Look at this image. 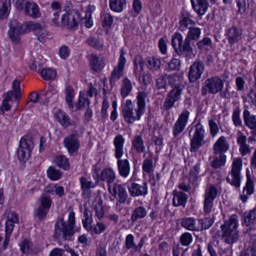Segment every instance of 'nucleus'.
<instances>
[{"instance_id":"nucleus-3","label":"nucleus","mask_w":256,"mask_h":256,"mask_svg":"<svg viewBox=\"0 0 256 256\" xmlns=\"http://www.w3.org/2000/svg\"><path fill=\"white\" fill-rule=\"evenodd\" d=\"M124 139L120 135H117L114 138V156L118 159L117 165L119 174L123 178H127L130 173V166L127 159H121L124 154Z\"/></svg>"},{"instance_id":"nucleus-33","label":"nucleus","mask_w":256,"mask_h":256,"mask_svg":"<svg viewBox=\"0 0 256 256\" xmlns=\"http://www.w3.org/2000/svg\"><path fill=\"white\" fill-rule=\"evenodd\" d=\"M10 6V0H0V18L4 19L8 17Z\"/></svg>"},{"instance_id":"nucleus-43","label":"nucleus","mask_w":256,"mask_h":256,"mask_svg":"<svg viewBox=\"0 0 256 256\" xmlns=\"http://www.w3.org/2000/svg\"><path fill=\"white\" fill-rule=\"evenodd\" d=\"M147 66L152 70H156L160 68V61L154 57H150L147 59Z\"/></svg>"},{"instance_id":"nucleus-45","label":"nucleus","mask_w":256,"mask_h":256,"mask_svg":"<svg viewBox=\"0 0 256 256\" xmlns=\"http://www.w3.org/2000/svg\"><path fill=\"white\" fill-rule=\"evenodd\" d=\"M41 76L45 80H51L55 78L56 72L50 68L43 69L40 72Z\"/></svg>"},{"instance_id":"nucleus-46","label":"nucleus","mask_w":256,"mask_h":256,"mask_svg":"<svg viewBox=\"0 0 256 256\" xmlns=\"http://www.w3.org/2000/svg\"><path fill=\"white\" fill-rule=\"evenodd\" d=\"M226 156L220 154L219 156L215 157L212 162V166L214 168H218L224 166L226 163Z\"/></svg>"},{"instance_id":"nucleus-34","label":"nucleus","mask_w":256,"mask_h":256,"mask_svg":"<svg viewBox=\"0 0 256 256\" xmlns=\"http://www.w3.org/2000/svg\"><path fill=\"white\" fill-rule=\"evenodd\" d=\"M244 120L245 124L250 128H253L256 126V116L251 115L250 112L244 110L243 112Z\"/></svg>"},{"instance_id":"nucleus-64","label":"nucleus","mask_w":256,"mask_h":256,"mask_svg":"<svg viewBox=\"0 0 256 256\" xmlns=\"http://www.w3.org/2000/svg\"><path fill=\"white\" fill-rule=\"evenodd\" d=\"M60 12H54L52 10L48 12L49 16L52 22L56 26H58L60 24L59 18Z\"/></svg>"},{"instance_id":"nucleus-32","label":"nucleus","mask_w":256,"mask_h":256,"mask_svg":"<svg viewBox=\"0 0 256 256\" xmlns=\"http://www.w3.org/2000/svg\"><path fill=\"white\" fill-rule=\"evenodd\" d=\"M147 214V211L145 208L142 206L136 207L132 214L130 220L132 223L135 222L138 220L144 218Z\"/></svg>"},{"instance_id":"nucleus-10","label":"nucleus","mask_w":256,"mask_h":256,"mask_svg":"<svg viewBox=\"0 0 256 256\" xmlns=\"http://www.w3.org/2000/svg\"><path fill=\"white\" fill-rule=\"evenodd\" d=\"M184 86L182 84H176L168 94L164 103V107L166 110L172 108L175 102L178 101L181 97L182 91Z\"/></svg>"},{"instance_id":"nucleus-39","label":"nucleus","mask_w":256,"mask_h":256,"mask_svg":"<svg viewBox=\"0 0 256 256\" xmlns=\"http://www.w3.org/2000/svg\"><path fill=\"white\" fill-rule=\"evenodd\" d=\"M132 146L138 153H142L144 151L145 146L144 141L140 136L136 135L134 136L132 142Z\"/></svg>"},{"instance_id":"nucleus-27","label":"nucleus","mask_w":256,"mask_h":256,"mask_svg":"<svg viewBox=\"0 0 256 256\" xmlns=\"http://www.w3.org/2000/svg\"><path fill=\"white\" fill-rule=\"evenodd\" d=\"M195 24V22L192 20L188 14H184L182 12L180 14L178 22V30L182 32L188 30L190 27Z\"/></svg>"},{"instance_id":"nucleus-48","label":"nucleus","mask_w":256,"mask_h":256,"mask_svg":"<svg viewBox=\"0 0 256 256\" xmlns=\"http://www.w3.org/2000/svg\"><path fill=\"white\" fill-rule=\"evenodd\" d=\"M180 67V60L172 58L168 63L166 69L168 71L178 70Z\"/></svg>"},{"instance_id":"nucleus-21","label":"nucleus","mask_w":256,"mask_h":256,"mask_svg":"<svg viewBox=\"0 0 256 256\" xmlns=\"http://www.w3.org/2000/svg\"><path fill=\"white\" fill-rule=\"evenodd\" d=\"M63 143L70 155L77 153L80 144L78 138L74 134H70L64 138Z\"/></svg>"},{"instance_id":"nucleus-61","label":"nucleus","mask_w":256,"mask_h":256,"mask_svg":"<svg viewBox=\"0 0 256 256\" xmlns=\"http://www.w3.org/2000/svg\"><path fill=\"white\" fill-rule=\"evenodd\" d=\"M166 74L160 76L156 80V86L157 89L160 90L166 88Z\"/></svg>"},{"instance_id":"nucleus-53","label":"nucleus","mask_w":256,"mask_h":256,"mask_svg":"<svg viewBox=\"0 0 256 256\" xmlns=\"http://www.w3.org/2000/svg\"><path fill=\"white\" fill-rule=\"evenodd\" d=\"M40 206L49 210L52 205V200L50 196L42 194L40 198Z\"/></svg>"},{"instance_id":"nucleus-20","label":"nucleus","mask_w":256,"mask_h":256,"mask_svg":"<svg viewBox=\"0 0 256 256\" xmlns=\"http://www.w3.org/2000/svg\"><path fill=\"white\" fill-rule=\"evenodd\" d=\"M217 194V190L214 186H210L206 190L204 194V210L206 213H210L213 206V201Z\"/></svg>"},{"instance_id":"nucleus-15","label":"nucleus","mask_w":256,"mask_h":256,"mask_svg":"<svg viewBox=\"0 0 256 256\" xmlns=\"http://www.w3.org/2000/svg\"><path fill=\"white\" fill-rule=\"evenodd\" d=\"M108 189L109 192L119 203L124 204L126 201L128 194L124 186L114 183L112 188L109 186Z\"/></svg>"},{"instance_id":"nucleus-13","label":"nucleus","mask_w":256,"mask_h":256,"mask_svg":"<svg viewBox=\"0 0 256 256\" xmlns=\"http://www.w3.org/2000/svg\"><path fill=\"white\" fill-rule=\"evenodd\" d=\"M24 6V14L32 18L40 16L39 8L37 4L34 2H30L25 0H18L16 2V6L19 8H22Z\"/></svg>"},{"instance_id":"nucleus-9","label":"nucleus","mask_w":256,"mask_h":256,"mask_svg":"<svg viewBox=\"0 0 256 256\" xmlns=\"http://www.w3.org/2000/svg\"><path fill=\"white\" fill-rule=\"evenodd\" d=\"M33 148V142L30 138L22 137L20 140L19 146L17 150V156L20 162L28 160L31 154Z\"/></svg>"},{"instance_id":"nucleus-42","label":"nucleus","mask_w":256,"mask_h":256,"mask_svg":"<svg viewBox=\"0 0 256 256\" xmlns=\"http://www.w3.org/2000/svg\"><path fill=\"white\" fill-rule=\"evenodd\" d=\"M23 26L24 28V32H25V33L33 31L34 32V34H36V32H37L42 28L40 24L32 22H29L24 23L23 24Z\"/></svg>"},{"instance_id":"nucleus-38","label":"nucleus","mask_w":256,"mask_h":256,"mask_svg":"<svg viewBox=\"0 0 256 256\" xmlns=\"http://www.w3.org/2000/svg\"><path fill=\"white\" fill-rule=\"evenodd\" d=\"M132 86L130 80L125 78L122 81V85L120 90V93L122 98L128 96L131 92Z\"/></svg>"},{"instance_id":"nucleus-63","label":"nucleus","mask_w":256,"mask_h":256,"mask_svg":"<svg viewBox=\"0 0 256 256\" xmlns=\"http://www.w3.org/2000/svg\"><path fill=\"white\" fill-rule=\"evenodd\" d=\"M106 230V226L104 224L101 222H98L96 225L92 228L90 232L96 234H100L104 232Z\"/></svg>"},{"instance_id":"nucleus-60","label":"nucleus","mask_w":256,"mask_h":256,"mask_svg":"<svg viewBox=\"0 0 256 256\" xmlns=\"http://www.w3.org/2000/svg\"><path fill=\"white\" fill-rule=\"evenodd\" d=\"M240 110L238 108L234 109L232 112V122L236 126H242V122L240 118Z\"/></svg>"},{"instance_id":"nucleus-40","label":"nucleus","mask_w":256,"mask_h":256,"mask_svg":"<svg viewBox=\"0 0 256 256\" xmlns=\"http://www.w3.org/2000/svg\"><path fill=\"white\" fill-rule=\"evenodd\" d=\"M54 162L58 166L64 170H68L70 168V164L68 159L63 155H58L56 156Z\"/></svg>"},{"instance_id":"nucleus-56","label":"nucleus","mask_w":256,"mask_h":256,"mask_svg":"<svg viewBox=\"0 0 256 256\" xmlns=\"http://www.w3.org/2000/svg\"><path fill=\"white\" fill-rule=\"evenodd\" d=\"M20 249L23 254L30 253L32 252V244L27 239L24 240L20 244Z\"/></svg>"},{"instance_id":"nucleus-16","label":"nucleus","mask_w":256,"mask_h":256,"mask_svg":"<svg viewBox=\"0 0 256 256\" xmlns=\"http://www.w3.org/2000/svg\"><path fill=\"white\" fill-rule=\"evenodd\" d=\"M124 54V52L122 50L118 66L114 67L111 74L110 82L112 85L114 84L115 82L123 76L124 70L126 62V59Z\"/></svg>"},{"instance_id":"nucleus-28","label":"nucleus","mask_w":256,"mask_h":256,"mask_svg":"<svg viewBox=\"0 0 256 256\" xmlns=\"http://www.w3.org/2000/svg\"><path fill=\"white\" fill-rule=\"evenodd\" d=\"M54 118L64 128L72 124V120L66 114L60 110H58L54 114Z\"/></svg>"},{"instance_id":"nucleus-36","label":"nucleus","mask_w":256,"mask_h":256,"mask_svg":"<svg viewBox=\"0 0 256 256\" xmlns=\"http://www.w3.org/2000/svg\"><path fill=\"white\" fill-rule=\"evenodd\" d=\"M147 93L144 91L139 92L136 96L138 109L144 113L146 107V98Z\"/></svg>"},{"instance_id":"nucleus-31","label":"nucleus","mask_w":256,"mask_h":256,"mask_svg":"<svg viewBox=\"0 0 256 256\" xmlns=\"http://www.w3.org/2000/svg\"><path fill=\"white\" fill-rule=\"evenodd\" d=\"M91 68L96 72L100 71L104 66V62L102 59L99 60L98 57L90 54L88 56Z\"/></svg>"},{"instance_id":"nucleus-12","label":"nucleus","mask_w":256,"mask_h":256,"mask_svg":"<svg viewBox=\"0 0 256 256\" xmlns=\"http://www.w3.org/2000/svg\"><path fill=\"white\" fill-rule=\"evenodd\" d=\"M18 223V217L16 214L13 212H10L8 214L7 220L6 222L5 226V240L4 242V248L8 246L10 234L13 230L15 224Z\"/></svg>"},{"instance_id":"nucleus-62","label":"nucleus","mask_w":256,"mask_h":256,"mask_svg":"<svg viewBox=\"0 0 256 256\" xmlns=\"http://www.w3.org/2000/svg\"><path fill=\"white\" fill-rule=\"evenodd\" d=\"M81 187L84 191L87 190L90 188L94 187V184L90 180H88L86 178L82 177L80 178Z\"/></svg>"},{"instance_id":"nucleus-25","label":"nucleus","mask_w":256,"mask_h":256,"mask_svg":"<svg viewBox=\"0 0 256 256\" xmlns=\"http://www.w3.org/2000/svg\"><path fill=\"white\" fill-rule=\"evenodd\" d=\"M246 186L244 188L242 194L240 196V198L243 202H246L248 198V196L252 194L254 192V182L248 174H246Z\"/></svg>"},{"instance_id":"nucleus-14","label":"nucleus","mask_w":256,"mask_h":256,"mask_svg":"<svg viewBox=\"0 0 256 256\" xmlns=\"http://www.w3.org/2000/svg\"><path fill=\"white\" fill-rule=\"evenodd\" d=\"M190 112L187 110H184L178 116L172 128V134L174 137L178 136L184 130L188 120Z\"/></svg>"},{"instance_id":"nucleus-30","label":"nucleus","mask_w":256,"mask_h":256,"mask_svg":"<svg viewBox=\"0 0 256 256\" xmlns=\"http://www.w3.org/2000/svg\"><path fill=\"white\" fill-rule=\"evenodd\" d=\"M180 226L187 230L198 232V226L196 224V219L193 218H183L179 220Z\"/></svg>"},{"instance_id":"nucleus-11","label":"nucleus","mask_w":256,"mask_h":256,"mask_svg":"<svg viewBox=\"0 0 256 256\" xmlns=\"http://www.w3.org/2000/svg\"><path fill=\"white\" fill-rule=\"evenodd\" d=\"M80 20V14L75 10L66 12L61 16L62 24L69 29L77 27Z\"/></svg>"},{"instance_id":"nucleus-51","label":"nucleus","mask_w":256,"mask_h":256,"mask_svg":"<svg viewBox=\"0 0 256 256\" xmlns=\"http://www.w3.org/2000/svg\"><path fill=\"white\" fill-rule=\"evenodd\" d=\"M180 241L182 246H188L192 241V236L188 232H184L180 236Z\"/></svg>"},{"instance_id":"nucleus-35","label":"nucleus","mask_w":256,"mask_h":256,"mask_svg":"<svg viewBox=\"0 0 256 256\" xmlns=\"http://www.w3.org/2000/svg\"><path fill=\"white\" fill-rule=\"evenodd\" d=\"M126 4V0H109L110 8L115 12H122Z\"/></svg>"},{"instance_id":"nucleus-44","label":"nucleus","mask_w":256,"mask_h":256,"mask_svg":"<svg viewBox=\"0 0 256 256\" xmlns=\"http://www.w3.org/2000/svg\"><path fill=\"white\" fill-rule=\"evenodd\" d=\"M200 226H198V231H202L208 229L214 223V220L210 218H206L198 220Z\"/></svg>"},{"instance_id":"nucleus-49","label":"nucleus","mask_w":256,"mask_h":256,"mask_svg":"<svg viewBox=\"0 0 256 256\" xmlns=\"http://www.w3.org/2000/svg\"><path fill=\"white\" fill-rule=\"evenodd\" d=\"M66 101L70 108H74V104L72 102V99L74 97V92L73 88L70 86L66 87Z\"/></svg>"},{"instance_id":"nucleus-41","label":"nucleus","mask_w":256,"mask_h":256,"mask_svg":"<svg viewBox=\"0 0 256 256\" xmlns=\"http://www.w3.org/2000/svg\"><path fill=\"white\" fill-rule=\"evenodd\" d=\"M102 202L100 199L96 200L94 204V208L95 210V216L99 220L104 218V211L103 208Z\"/></svg>"},{"instance_id":"nucleus-26","label":"nucleus","mask_w":256,"mask_h":256,"mask_svg":"<svg viewBox=\"0 0 256 256\" xmlns=\"http://www.w3.org/2000/svg\"><path fill=\"white\" fill-rule=\"evenodd\" d=\"M192 7L199 16L204 15L206 12L208 2L207 0H190Z\"/></svg>"},{"instance_id":"nucleus-29","label":"nucleus","mask_w":256,"mask_h":256,"mask_svg":"<svg viewBox=\"0 0 256 256\" xmlns=\"http://www.w3.org/2000/svg\"><path fill=\"white\" fill-rule=\"evenodd\" d=\"M172 204L174 206H182L185 207L188 200V196L182 192L176 190L172 192Z\"/></svg>"},{"instance_id":"nucleus-22","label":"nucleus","mask_w":256,"mask_h":256,"mask_svg":"<svg viewBox=\"0 0 256 256\" xmlns=\"http://www.w3.org/2000/svg\"><path fill=\"white\" fill-rule=\"evenodd\" d=\"M130 195L132 197L145 196L148 194V186L146 182L138 184L132 182L128 186Z\"/></svg>"},{"instance_id":"nucleus-59","label":"nucleus","mask_w":256,"mask_h":256,"mask_svg":"<svg viewBox=\"0 0 256 256\" xmlns=\"http://www.w3.org/2000/svg\"><path fill=\"white\" fill-rule=\"evenodd\" d=\"M236 2L238 8L236 11L237 14H244L248 6V4H246V0H236Z\"/></svg>"},{"instance_id":"nucleus-4","label":"nucleus","mask_w":256,"mask_h":256,"mask_svg":"<svg viewBox=\"0 0 256 256\" xmlns=\"http://www.w3.org/2000/svg\"><path fill=\"white\" fill-rule=\"evenodd\" d=\"M238 216L234 214L221 226L222 236L226 243L232 244L238 240Z\"/></svg>"},{"instance_id":"nucleus-37","label":"nucleus","mask_w":256,"mask_h":256,"mask_svg":"<svg viewBox=\"0 0 256 256\" xmlns=\"http://www.w3.org/2000/svg\"><path fill=\"white\" fill-rule=\"evenodd\" d=\"M256 218V209L254 208L244 213L243 220L246 226L252 224Z\"/></svg>"},{"instance_id":"nucleus-55","label":"nucleus","mask_w":256,"mask_h":256,"mask_svg":"<svg viewBox=\"0 0 256 256\" xmlns=\"http://www.w3.org/2000/svg\"><path fill=\"white\" fill-rule=\"evenodd\" d=\"M134 62L135 67L134 70L135 73L136 71L141 72L143 70L144 60L140 56H136L134 58Z\"/></svg>"},{"instance_id":"nucleus-23","label":"nucleus","mask_w":256,"mask_h":256,"mask_svg":"<svg viewBox=\"0 0 256 256\" xmlns=\"http://www.w3.org/2000/svg\"><path fill=\"white\" fill-rule=\"evenodd\" d=\"M94 173L96 174L97 177L100 180L106 182L108 184V186L110 184L114 182L116 179V176L113 170L110 168L104 169L100 172V176L98 174V172L96 169L94 170Z\"/></svg>"},{"instance_id":"nucleus-17","label":"nucleus","mask_w":256,"mask_h":256,"mask_svg":"<svg viewBox=\"0 0 256 256\" xmlns=\"http://www.w3.org/2000/svg\"><path fill=\"white\" fill-rule=\"evenodd\" d=\"M224 36L228 44L232 46L242 40V31L241 28L232 26L226 30Z\"/></svg>"},{"instance_id":"nucleus-50","label":"nucleus","mask_w":256,"mask_h":256,"mask_svg":"<svg viewBox=\"0 0 256 256\" xmlns=\"http://www.w3.org/2000/svg\"><path fill=\"white\" fill-rule=\"evenodd\" d=\"M136 244L134 242V236L132 234H128L126 238L125 248L126 250H132L136 252Z\"/></svg>"},{"instance_id":"nucleus-1","label":"nucleus","mask_w":256,"mask_h":256,"mask_svg":"<svg viewBox=\"0 0 256 256\" xmlns=\"http://www.w3.org/2000/svg\"><path fill=\"white\" fill-rule=\"evenodd\" d=\"M201 29L198 27H190L184 40L179 32H176L172 37V44L175 52L180 56L190 58L194 56L190 41H196L200 38Z\"/></svg>"},{"instance_id":"nucleus-5","label":"nucleus","mask_w":256,"mask_h":256,"mask_svg":"<svg viewBox=\"0 0 256 256\" xmlns=\"http://www.w3.org/2000/svg\"><path fill=\"white\" fill-rule=\"evenodd\" d=\"M224 86V80L218 76H212L205 80L201 88V94L203 96L208 94H216L222 91Z\"/></svg>"},{"instance_id":"nucleus-24","label":"nucleus","mask_w":256,"mask_h":256,"mask_svg":"<svg viewBox=\"0 0 256 256\" xmlns=\"http://www.w3.org/2000/svg\"><path fill=\"white\" fill-rule=\"evenodd\" d=\"M230 145L226 138L221 136L214 144L213 150L216 154H224V153L229 149Z\"/></svg>"},{"instance_id":"nucleus-8","label":"nucleus","mask_w":256,"mask_h":256,"mask_svg":"<svg viewBox=\"0 0 256 256\" xmlns=\"http://www.w3.org/2000/svg\"><path fill=\"white\" fill-rule=\"evenodd\" d=\"M242 166V160L234 158L232 162V168L226 178V182L236 188H240V173Z\"/></svg>"},{"instance_id":"nucleus-2","label":"nucleus","mask_w":256,"mask_h":256,"mask_svg":"<svg viewBox=\"0 0 256 256\" xmlns=\"http://www.w3.org/2000/svg\"><path fill=\"white\" fill-rule=\"evenodd\" d=\"M75 224L74 212H69L68 221L64 222L63 218H58L54 224V237L56 239L70 240L74 235Z\"/></svg>"},{"instance_id":"nucleus-58","label":"nucleus","mask_w":256,"mask_h":256,"mask_svg":"<svg viewBox=\"0 0 256 256\" xmlns=\"http://www.w3.org/2000/svg\"><path fill=\"white\" fill-rule=\"evenodd\" d=\"M86 43L96 50L102 48V45L99 40L94 37H88L86 40Z\"/></svg>"},{"instance_id":"nucleus-47","label":"nucleus","mask_w":256,"mask_h":256,"mask_svg":"<svg viewBox=\"0 0 256 256\" xmlns=\"http://www.w3.org/2000/svg\"><path fill=\"white\" fill-rule=\"evenodd\" d=\"M48 176L52 180H57L62 176V172L52 167H50L47 170Z\"/></svg>"},{"instance_id":"nucleus-54","label":"nucleus","mask_w":256,"mask_h":256,"mask_svg":"<svg viewBox=\"0 0 256 256\" xmlns=\"http://www.w3.org/2000/svg\"><path fill=\"white\" fill-rule=\"evenodd\" d=\"M48 211L49 210L39 206L35 210L34 215L38 220H42L46 218Z\"/></svg>"},{"instance_id":"nucleus-6","label":"nucleus","mask_w":256,"mask_h":256,"mask_svg":"<svg viewBox=\"0 0 256 256\" xmlns=\"http://www.w3.org/2000/svg\"><path fill=\"white\" fill-rule=\"evenodd\" d=\"M188 134L190 138V151L196 152L205 143L204 130L202 126L198 122L190 129Z\"/></svg>"},{"instance_id":"nucleus-52","label":"nucleus","mask_w":256,"mask_h":256,"mask_svg":"<svg viewBox=\"0 0 256 256\" xmlns=\"http://www.w3.org/2000/svg\"><path fill=\"white\" fill-rule=\"evenodd\" d=\"M154 167L152 158H146L144 160L142 168L144 172L150 174L154 170Z\"/></svg>"},{"instance_id":"nucleus-19","label":"nucleus","mask_w":256,"mask_h":256,"mask_svg":"<svg viewBox=\"0 0 256 256\" xmlns=\"http://www.w3.org/2000/svg\"><path fill=\"white\" fill-rule=\"evenodd\" d=\"M23 24L13 20L10 22L8 36L12 41L18 43L20 40V36L24 34Z\"/></svg>"},{"instance_id":"nucleus-57","label":"nucleus","mask_w":256,"mask_h":256,"mask_svg":"<svg viewBox=\"0 0 256 256\" xmlns=\"http://www.w3.org/2000/svg\"><path fill=\"white\" fill-rule=\"evenodd\" d=\"M212 42V40L210 38L204 37L202 40L198 42L196 46L199 50H202L206 47L210 46Z\"/></svg>"},{"instance_id":"nucleus-7","label":"nucleus","mask_w":256,"mask_h":256,"mask_svg":"<svg viewBox=\"0 0 256 256\" xmlns=\"http://www.w3.org/2000/svg\"><path fill=\"white\" fill-rule=\"evenodd\" d=\"M122 111L125 122L128 124H132L139 120L144 114L138 109H134L132 102L127 100L122 106Z\"/></svg>"},{"instance_id":"nucleus-18","label":"nucleus","mask_w":256,"mask_h":256,"mask_svg":"<svg viewBox=\"0 0 256 256\" xmlns=\"http://www.w3.org/2000/svg\"><path fill=\"white\" fill-rule=\"evenodd\" d=\"M204 66L200 61H196L189 68L188 78L190 82H195L199 80L204 72Z\"/></svg>"}]
</instances>
